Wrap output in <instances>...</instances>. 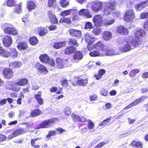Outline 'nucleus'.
<instances>
[{"label": "nucleus", "mask_w": 148, "mask_h": 148, "mask_svg": "<svg viewBox=\"0 0 148 148\" xmlns=\"http://www.w3.org/2000/svg\"><path fill=\"white\" fill-rule=\"evenodd\" d=\"M148 98V96H142L141 98L138 99V101L139 103H141L143 101H144L146 99Z\"/></svg>", "instance_id": "052dcab7"}, {"label": "nucleus", "mask_w": 148, "mask_h": 148, "mask_svg": "<svg viewBox=\"0 0 148 148\" xmlns=\"http://www.w3.org/2000/svg\"><path fill=\"white\" fill-rule=\"evenodd\" d=\"M34 66L38 71L42 75L47 74L48 72V70L47 69L46 67L39 63L36 64Z\"/></svg>", "instance_id": "0eeeda50"}, {"label": "nucleus", "mask_w": 148, "mask_h": 148, "mask_svg": "<svg viewBox=\"0 0 148 148\" xmlns=\"http://www.w3.org/2000/svg\"><path fill=\"white\" fill-rule=\"evenodd\" d=\"M41 114V111L39 109H36L32 110L30 114V116L32 117H34L38 116Z\"/></svg>", "instance_id": "c85d7f7f"}, {"label": "nucleus", "mask_w": 148, "mask_h": 148, "mask_svg": "<svg viewBox=\"0 0 148 148\" xmlns=\"http://www.w3.org/2000/svg\"><path fill=\"white\" fill-rule=\"evenodd\" d=\"M2 74L5 78L9 79L13 77L14 72L10 68L6 67L3 70Z\"/></svg>", "instance_id": "39448f33"}, {"label": "nucleus", "mask_w": 148, "mask_h": 148, "mask_svg": "<svg viewBox=\"0 0 148 148\" xmlns=\"http://www.w3.org/2000/svg\"><path fill=\"white\" fill-rule=\"evenodd\" d=\"M71 116L74 121L76 122L77 121H79L80 117L78 115H76L74 114H72Z\"/></svg>", "instance_id": "3c124183"}, {"label": "nucleus", "mask_w": 148, "mask_h": 148, "mask_svg": "<svg viewBox=\"0 0 148 148\" xmlns=\"http://www.w3.org/2000/svg\"><path fill=\"white\" fill-rule=\"evenodd\" d=\"M139 72V71L138 69H133L131 71L129 75L131 77H134L137 73Z\"/></svg>", "instance_id": "c03bdc74"}, {"label": "nucleus", "mask_w": 148, "mask_h": 148, "mask_svg": "<svg viewBox=\"0 0 148 148\" xmlns=\"http://www.w3.org/2000/svg\"><path fill=\"white\" fill-rule=\"evenodd\" d=\"M56 28V26L54 25H51L49 27V30L51 31L54 30Z\"/></svg>", "instance_id": "69168bd1"}, {"label": "nucleus", "mask_w": 148, "mask_h": 148, "mask_svg": "<svg viewBox=\"0 0 148 148\" xmlns=\"http://www.w3.org/2000/svg\"><path fill=\"white\" fill-rule=\"evenodd\" d=\"M101 31V28L98 27H96L94 28L92 32V33L94 34L97 35L100 34Z\"/></svg>", "instance_id": "a19ab883"}, {"label": "nucleus", "mask_w": 148, "mask_h": 148, "mask_svg": "<svg viewBox=\"0 0 148 148\" xmlns=\"http://www.w3.org/2000/svg\"><path fill=\"white\" fill-rule=\"evenodd\" d=\"M58 90V88L56 87L52 86L50 89V91L51 92H55Z\"/></svg>", "instance_id": "0e129e2a"}, {"label": "nucleus", "mask_w": 148, "mask_h": 148, "mask_svg": "<svg viewBox=\"0 0 148 148\" xmlns=\"http://www.w3.org/2000/svg\"><path fill=\"white\" fill-rule=\"evenodd\" d=\"M135 17V14L133 10H129L125 12L124 20L127 22L131 21Z\"/></svg>", "instance_id": "6e6552de"}, {"label": "nucleus", "mask_w": 148, "mask_h": 148, "mask_svg": "<svg viewBox=\"0 0 148 148\" xmlns=\"http://www.w3.org/2000/svg\"><path fill=\"white\" fill-rule=\"evenodd\" d=\"M41 95L42 92L40 91L38 92V94H35L34 96L37 103L40 105H43L44 103L43 100L41 97Z\"/></svg>", "instance_id": "f3484780"}, {"label": "nucleus", "mask_w": 148, "mask_h": 148, "mask_svg": "<svg viewBox=\"0 0 148 148\" xmlns=\"http://www.w3.org/2000/svg\"><path fill=\"white\" fill-rule=\"evenodd\" d=\"M56 0H48V5L49 7H52L54 3L56 2Z\"/></svg>", "instance_id": "5fc2aeb1"}, {"label": "nucleus", "mask_w": 148, "mask_h": 148, "mask_svg": "<svg viewBox=\"0 0 148 148\" xmlns=\"http://www.w3.org/2000/svg\"><path fill=\"white\" fill-rule=\"evenodd\" d=\"M7 99H3L0 100V106H2L5 104L6 103Z\"/></svg>", "instance_id": "e2e57ef3"}, {"label": "nucleus", "mask_w": 148, "mask_h": 148, "mask_svg": "<svg viewBox=\"0 0 148 148\" xmlns=\"http://www.w3.org/2000/svg\"><path fill=\"white\" fill-rule=\"evenodd\" d=\"M28 47L26 43L24 41L19 42L17 46V47L18 49L21 50L26 49Z\"/></svg>", "instance_id": "4be33fe9"}, {"label": "nucleus", "mask_w": 148, "mask_h": 148, "mask_svg": "<svg viewBox=\"0 0 148 148\" xmlns=\"http://www.w3.org/2000/svg\"><path fill=\"white\" fill-rule=\"evenodd\" d=\"M65 114L69 116L71 114V111L69 107H67L65 108Z\"/></svg>", "instance_id": "4d7b16f0"}, {"label": "nucleus", "mask_w": 148, "mask_h": 148, "mask_svg": "<svg viewBox=\"0 0 148 148\" xmlns=\"http://www.w3.org/2000/svg\"><path fill=\"white\" fill-rule=\"evenodd\" d=\"M42 139L41 137H37L32 139L31 140L30 144L31 146L34 148H40V143L37 141Z\"/></svg>", "instance_id": "4468645a"}, {"label": "nucleus", "mask_w": 148, "mask_h": 148, "mask_svg": "<svg viewBox=\"0 0 148 148\" xmlns=\"http://www.w3.org/2000/svg\"><path fill=\"white\" fill-rule=\"evenodd\" d=\"M105 73L106 71L105 70L103 69H101L99 71L98 74L102 77V76Z\"/></svg>", "instance_id": "680f3d73"}, {"label": "nucleus", "mask_w": 148, "mask_h": 148, "mask_svg": "<svg viewBox=\"0 0 148 148\" xmlns=\"http://www.w3.org/2000/svg\"><path fill=\"white\" fill-rule=\"evenodd\" d=\"M47 15L50 22L53 24H57L58 21L56 15L51 11L49 10L47 12Z\"/></svg>", "instance_id": "1a4fd4ad"}, {"label": "nucleus", "mask_w": 148, "mask_h": 148, "mask_svg": "<svg viewBox=\"0 0 148 148\" xmlns=\"http://www.w3.org/2000/svg\"><path fill=\"white\" fill-rule=\"evenodd\" d=\"M36 30L38 34L41 36H45L48 32V31L46 28L41 26L36 28Z\"/></svg>", "instance_id": "2eb2a0df"}, {"label": "nucleus", "mask_w": 148, "mask_h": 148, "mask_svg": "<svg viewBox=\"0 0 148 148\" xmlns=\"http://www.w3.org/2000/svg\"><path fill=\"white\" fill-rule=\"evenodd\" d=\"M14 83L11 82L9 83L6 85V87L7 89H8L10 90H12V88Z\"/></svg>", "instance_id": "603ef678"}, {"label": "nucleus", "mask_w": 148, "mask_h": 148, "mask_svg": "<svg viewBox=\"0 0 148 148\" xmlns=\"http://www.w3.org/2000/svg\"><path fill=\"white\" fill-rule=\"evenodd\" d=\"M87 121L88 123V128L90 129H92L94 126V123L91 120H87Z\"/></svg>", "instance_id": "8fccbe9b"}, {"label": "nucleus", "mask_w": 148, "mask_h": 148, "mask_svg": "<svg viewBox=\"0 0 148 148\" xmlns=\"http://www.w3.org/2000/svg\"><path fill=\"white\" fill-rule=\"evenodd\" d=\"M106 143L105 142H103L99 143L96 146L95 148H98V147L101 148L103 147Z\"/></svg>", "instance_id": "338daca9"}, {"label": "nucleus", "mask_w": 148, "mask_h": 148, "mask_svg": "<svg viewBox=\"0 0 148 148\" xmlns=\"http://www.w3.org/2000/svg\"><path fill=\"white\" fill-rule=\"evenodd\" d=\"M22 9L21 8V5L20 4L16 5L14 8L13 13L19 14L21 13Z\"/></svg>", "instance_id": "2f4dec72"}, {"label": "nucleus", "mask_w": 148, "mask_h": 148, "mask_svg": "<svg viewBox=\"0 0 148 148\" xmlns=\"http://www.w3.org/2000/svg\"><path fill=\"white\" fill-rule=\"evenodd\" d=\"M24 95L21 92L20 93L19 96L17 100V103L18 105H21L22 99L24 97Z\"/></svg>", "instance_id": "37998d69"}, {"label": "nucleus", "mask_w": 148, "mask_h": 148, "mask_svg": "<svg viewBox=\"0 0 148 148\" xmlns=\"http://www.w3.org/2000/svg\"><path fill=\"white\" fill-rule=\"evenodd\" d=\"M21 88L19 85L17 84V82L16 83H14L12 90L18 92L20 91Z\"/></svg>", "instance_id": "ea45409f"}, {"label": "nucleus", "mask_w": 148, "mask_h": 148, "mask_svg": "<svg viewBox=\"0 0 148 148\" xmlns=\"http://www.w3.org/2000/svg\"><path fill=\"white\" fill-rule=\"evenodd\" d=\"M131 49L130 42L125 40L120 47L119 49L121 52H126L130 51Z\"/></svg>", "instance_id": "423d86ee"}, {"label": "nucleus", "mask_w": 148, "mask_h": 148, "mask_svg": "<svg viewBox=\"0 0 148 148\" xmlns=\"http://www.w3.org/2000/svg\"><path fill=\"white\" fill-rule=\"evenodd\" d=\"M48 63L50 65L52 66H54L55 64L54 60L53 59L50 60L49 59V60Z\"/></svg>", "instance_id": "bf43d9fd"}, {"label": "nucleus", "mask_w": 148, "mask_h": 148, "mask_svg": "<svg viewBox=\"0 0 148 148\" xmlns=\"http://www.w3.org/2000/svg\"><path fill=\"white\" fill-rule=\"evenodd\" d=\"M106 46H105L104 44L101 42H98L97 43L94 45V47L96 49L99 50H102V53L103 52V51H104V49H106Z\"/></svg>", "instance_id": "412c9836"}, {"label": "nucleus", "mask_w": 148, "mask_h": 148, "mask_svg": "<svg viewBox=\"0 0 148 148\" xmlns=\"http://www.w3.org/2000/svg\"><path fill=\"white\" fill-rule=\"evenodd\" d=\"M83 58L82 53L79 51H77L74 53L73 57V61L74 62L77 63L82 60Z\"/></svg>", "instance_id": "f8f14e48"}, {"label": "nucleus", "mask_w": 148, "mask_h": 148, "mask_svg": "<svg viewBox=\"0 0 148 148\" xmlns=\"http://www.w3.org/2000/svg\"><path fill=\"white\" fill-rule=\"evenodd\" d=\"M100 93L101 95L105 96L107 95L108 92L105 89L102 88L101 90Z\"/></svg>", "instance_id": "6e6d98bb"}, {"label": "nucleus", "mask_w": 148, "mask_h": 148, "mask_svg": "<svg viewBox=\"0 0 148 148\" xmlns=\"http://www.w3.org/2000/svg\"><path fill=\"white\" fill-rule=\"evenodd\" d=\"M68 44L77 47L78 44L76 40L74 39L69 38L67 41Z\"/></svg>", "instance_id": "e433bc0d"}, {"label": "nucleus", "mask_w": 148, "mask_h": 148, "mask_svg": "<svg viewBox=\"0 0 148 148\" xmlns=\"http://www.w3.org/2000/svg\"><path fill=\"white\" fill-rule=\"evenodd\" d=\"M131 144L133 146L136 147V148H142L143 147L141 143L140 142H136L133 141L131 143Z\"/></svg>", "instance_id": "4c0bfd02"}, {"label": "nucleus", "mask_w": 148, "mask_h": 148, "mask_svg": "<svg viewBox=\"0 0 148 148\" xmlns=\"http://www.w3.org/2000/svg\"><path fill=\"white\" fill-rule=\"evenodd\" d=\"M6 3L8 6L11 7L14 6L16 4L14 0H8Z\"/></svg>", "instance_id": "a18cd8bd"}, {"label": "nucleus", "mask_w": 148, "mask_h": 148, "mask_svg": "<svg viewBox=\"0 0 148 148\" xmlns=\"http://www.w3.org/2000/svg\"><path fill=\"white\" fill-rule=\"evenodd\" d=\"M26 132L23 128H19L15 130L12 134L9 135L8 138L11 139L14 137L22 135L25 133Z\"/></svg>", "instance_id": "9d476101"}, {"label": "nucleus", "mask_w": 148, "mask_h": 148, "mask_svg": "<svg viewBox=\"0 0 148 148\" xmlns=\"http://www.w3.org/2000/svg\"><path fill=\"white\" fill-rule=\"evenodd\" d=\"M69 34L73 36L81 37L82 36L80 30L72 29L69 30Z\"/></svg>", "instance_id": "dca6fc26"}, {"label": "nucleus", "mask_w": 148, "mask_h": 148, "mask_svg": "<svg viewBox=\"0 0 148 148\" xmlns=\"http://www.w3.org/2000/svg\"><path fill=\"white\" fill-rule=\"evenodd\" d=\"M144 28L147 30H148V19L147 20L144 24Z\"/></svg>", "instance_id": "774afa93"}, {"label": "nucleus", "mask_w": 148, "mask_h": 148, "mask_svg": "<svg viewBox=\"0 0 148 148\" xmlns=\"http://www.w3.org/2000/svg\"><path fill=\"white\" fill-rule=\"evenodd\" d=\"M146 32L143 29H141L134 32V35L136 38H139V36H145Z\"/></svg>", "instance_id": "cd10ccee"}, {"label": "nucleus", "mask_w": 148, "mask_h": 148, "mask_svg": "<svg viewBox=\"0 0 148 148\" xmlns=\"http://www.w3.org/2000/svg\"><path fill=\"white\" fill-rule=\"evenodd\" d=\"M92 21L96 27L100 26L103 21L102 17L99 14L95 15L93 18Z\"/></svg>", "instance_id": "9b49d317"}, {"label": "nucleus", "mask_w": 148, "mask_h": 148, "mask_svg": "<svg viewBox=\"0 0 148 148\" xmlns=\"http://www.w3.org/2000/svg\"><path fill=\"white\" fill-rule=\"evenodd\" d=\"M39 59L41 62L47 63L49 60V57L47 54L43 53L41 54L39 56Z\"/></svg>", "instance_id": "aec40b11"}, {"label": "nucleus", "mask_w": 148, "mask_h": 148, "mask_svg": "<svg viewBox=\"0 0 148 148\" xmlns=\"http://www.w3.org/2000/svg\"><path fill=\"white\" fill-rule=\"evenodd\" d=\"M140 17L142 19L148 18V12H144L141 13L140 15Z\"/></svg>", "instance_id": "864d4df0"}, {"label": "nucleus", "mask_w": 148, "mask_h": 148, "mask_svg": "<svg viewBox=\"0 0 148 148\" xmlns=\"http://www.w3.org/2000/svg\"><path fill=\"white\" fill-rule=\"evenodd\" d=\"M90 55L92 57L97 56H102L105 55V53H102V51H100L99 52L97 51H93L89 53Z\"/></svg>", "instance_id": "7c9ffc66"}, {"label": "nucleus", "mask_w": 148, "mask_h": 148, "mask_svg": "<svg viewBox=\"0 0 148 148\" xmlns=\"http://www.w3.org/2000/svg\"><path fill=\"white\" fill-rule=\"evenodd\" d=\"M56 60L57 64H58L59 66H63L64 65L63 61L60 58H57Z\"/></svg>", "instance_id": "de8ad7c7"}, {"label": "nucleus", "mask_w": 148, "mask_h": 148, "mask_svg": "<svg viewBox=\"0 0 148 148\" xmlns=\"http://www.w3.org/2000/svg\"><path fill=\"white\" fill-rule=\"evenodd\" d=\"M103 51V53H105V55L104 56L106 55L109 56L115 55L118 54H119L120 53L119 52L117 51L116 50L114 51L112 49L108 50V49H107L106 51Z\"/></svg>", "instance_id": "b1692460"}, {"label": "nucleus", "mask_w": 148, "mask_h": 148, "mask_svg": "<svg viewBox=\"0 0 148 148\" xmlns=\"http://www.w3.org/2000/svg\"><path fill=\"white\" fill-rule=\"evenodd\" d=\"M28 80L27 79L25 78H22L19 79L17 82V84L19 86H23L27 84Z\"/></svg>", "instance_id": "c756f323"}, {"label": "nucleus", "mask_w": 148, "mask_h": 148, "mask_svg": "<svg viewBox=\"0 0 148 148\" xmlns=\"http://www.w3.org/2000/svg\"><path fill=\"white\" fill-rule=\"evenodd\" d=\"M148 1L143 2L140 4L136 5L135 6V8L137 11H140L145 6L147 5Z\"/></svg>", "instance_id": "a878e982"}, {"label": "nucleus", "mask_w": 148, "mask_h": 148, "mask_svg": "<svg viewBox=\"0 0 148 148\" xmlns=\"http://www.w3.org/2000/svg\"><path fill=\"white\" fill-rule=\"evenodd\" d=\"M22 64L21 62L13 61L10 63L9 66L12 68H19Z\"/></svg>", "instance_id": "393cba45"}, {"label": "nucleus", "mask_w": 148, "mask_h": 148, "mask_svg": "<svg viewBox=\"0 0 148 148\" xmlns=\"http://www.w3.org/2000/svg\"><path fill=\"white\" fill-rule=\"evenodd\" d=\"M18 55L17 52L14 48L9 49V51L5 50L3 57L5 58H8L10 57L13 58H15L17 57Z\"/></svg>", "instance_id": "20e7f679"}, {"label": "nucleus", "mask_w": 148, "mask_h": 148, "mask_svg": "<svg viewBox=\"0 0 148 148\" xmlns=\"http://www.w3.org/2000/svg\"><path fill=\"white\" fill-rule=\"evenodd\" d=\"M116 3L114 1H111L108 3H102L100 1H98L92 6V10L95 12L99 11L103 7V13L105 15L110 14L114 8Z\"/></svg>", "instance_id": "f257e3e1"}, {"label": "nucleus", "mask_w": 148, "mask_h": 148, "mask_svg": "<svg viewBox=\"0 0 148 148\" xmlns=\"http://www.w3.org/2000/svg\"><path fill=\"white\" fill-rule=\"evenodd\" d=\"M59 121V119L56 118L46 120L43 121L39 124L36 128L37 129L48 128L52 126L53 124L56 123Z\"/></svg>", "instance_id": "f03ea898"}, {"label": "nucleus", "mask_w": 148, "mask_h": 148, "mask_svg": "<svg viewBox=\"0 0 148 148\" xmlns=\"http://www.w3.org/2000/svg\"><path fill=\"white\" fill-rule=\"evenodd\" d=\"M103 38L105 40H110L112 37V33L108 31L104 32L102 34Z\"/></svg>", "instance_id": "5701e85b"}, {"label": "nucleus", "mask_w": 148, "mask_h": 148, "mask_svg": "<svg viewBox=\"0 0 148 148\" xmlns=\"http://www.w3.org/2000/svg\"><path fill=\"white\" fill-rule=\"evenodd\" d=\"M140 42L139 38L136 37L133 38L131 42L132 45L134 46H137L138 45L140 44Z\"/></svg>", "instance_id": "f704fd0d"}, {"label": "nucleus", "mask_w": 148, "mask_h": 148, "mask_svg": "<svg viewBox=\"0 0 148 148\" xmlns=\"http://www.w3.org/2000/svg\"><path fill=\"white\" fill-rule=\"evenodd\" d=\"M36 5L35 3L32 1H28L27 4V8L29 10H33L35 8Z\"/></svg>", "instance_id": "473e14b6"}, {"label": "nucleus", "mask_w": 148, "mask_h": 148, "mask_svg": "<svg viewBox=\"0 0 148 148\" xmlns=\"http://www.w3.org/2000/svg\"><path fill=\"white\" fill-rule=\"evenodd\" d=\"M12 40L11 36L7 35L4 36L3 42L4 46L5 47H8L10 46L12 44Z\"/></svg>", "instance_id": "ddd939ff"}, {"label": "nucleus", "mask_w": 148, "mask_h": 148, "mask_svg": "<svg viewBox=\"0 0 148 148\" xmlns=\"http://www.w3.org/2000/svg\"><path fill=\"white\" fill-rule=\"evenodd\" d=\"M57 134V132L54 130H51L48 133V134L46 136V137L48 139H49L52 136H54Z\"/></svg>", "instance_id": "79ce46f5"}, {"label": "nucleus", "mask_w": 148, "mask_h": 148, "mask_svg": "<svg viewBox=\"0 0 148 148\" xmlns=\"http://www.w3.org/2000/svg\"><path fill=\"white\" fill-rule=\"evenodd\" d=\"M95 39V38L92 37L90 36V35L88 34H87L85 35V40L86 41H88L89 42V41H92V39Z\"/></svg>", "instance_id": "49530a36"}, {"label": "nucleus", "mask_w": 148, "mask_h": 148, "mask_svg": "<svg viewBox=\"0 0 148 148\" xmlns=\"http://www.w3.org/2000/svg\"><path fill=\"white\" fill-rule=\"evenodd\" d=\"M93 28L92 24L89 22L86 23L85 25V29H91Z\"/></svg>", "instance_id": "09e8293b"}, {"label": "nucleus", "mask_w": 148, "mask_h": 148, "mask_svg": "<svg viewBox=\"0 0 148 148\" xmlns=\"http://www.w3.org/2000/svg\"><path fill=\"white\" fill-rule=\"evenodd\" d=\"M79 14L88 18L92 17V15L90 14L89 10L87 9L81 10L79 12Z\"/></svg>", "instance_id": "6ab92c4d"}, {"label": "nucleus", "mask_w": 148, "mask_h": 148, "mask_svg": "<svg viewBox=\"0 0 148 148\" xmlns=\"http://www.w3.org/2000/svg\"><path fill=\"white\" fill-rule=\"evenodd\" d=\"M30 43L32 45H36L38 42V39L36 37L33 36L30 37L29 39Z\"/></svg>", "instance_id": "72a5a7b5"}, {"label": "nucleus", "mask_w": 148, "mask_h": 148, "mask_svg": "<svg viewBox=\"0 0 148 148\" xmlns=\"http://www.w3.org/2000/svg\"><path fill=\"white\" fill-rule=\"evenodd\" d=\"M2 28L4 33L6 34L14 36L18 34L17 31L11 24L5 23L3 25Z\"/></svg>", "instance_id": "7ed1b4c3"}, {"label": "nucleus", "mask_w": 148, "mask_h": 148, "mask_svg": "<svg viewBox=\"0 0 148 148\" xmlns=\"http://www.w3.org/2000/svg\"><path fill=\"white\" fill-rule=\"evenodd\" d=\"M111 119V118H108L107 119L104 120L101 124V126H103L104 125H106L110 121Z\"/></svg>", "instance_id": "13d9d810"}, {"label": "nucleus", "mask_w": 148, "mask_h": 148, "mask_svg": "<svg viewBox=\"0 0 148 148\" xmlns=\"http://www.w3.org/2000/svg\"><path fill=\"white\" fill-rule=\"evenodd\" d=\"M76 50L75 48L73 46H69L65 49V54L70 55L74 52Z\"/></svg>", "instance_id": "bb28decb"}, {"label": "nucleus", "mask_w": 148, "mask_h": 148, "mask_svg": "<svg viewBox=\"0 0 148 148\" xmlns=\"http://www.w3.org/2000/svg\"><path fill=\"white\" fill-rule=\"evenodd\" d=\"M64 45V42H55L53 45V47L55 49H58L63 47Z\"/></svg>", "instance_id": "c9c22d12"}, {"label": "nucleus", "mask_w": 148, "mask_h": 148, "mask_svg": "<svg viewBox=\"0 0 148 148\" xmlns=\"http://www.w3.org/2000/svg\"><path fill=\"white\" fill-rule=\"evenodd\" d=\"M117 32L122 35H127L129 33L128 29L122 26L117 27Z\"/></svg>", "instance_id": "a211bd4d"}, {"label": "nucleus", "mask_w": 148, "mask_h": 148, "mask_svg": "<svg viewBox=\"0 0 148 148\" xmlns=\"http://www.w3.org/2000/svg\"><path fill=\"white\" fill-rule=\"evenodd\" d=\"M87 82L88 80L86 79H79L77 81V83L78 84L80 85H83V86L86 85Z\"/></svg>", "instance_id": "58836bf2"}]
</instances>
